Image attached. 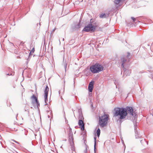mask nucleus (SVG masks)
<instances>
[{"mask_svg":"<svg viewBox=\"0 0 153 153\" xmlns=\"http://www.w3.org/2000/svg\"><path fill=\"white\" fill-rule=\"evenodd\" d=\"M49 91V88L48 86L47 85L45 88L44 91V95H48V91Z\"/></svg>","mask_w":153,"mask_h":153,"instance_id":"15","label":"nucleus"},{"mask_svg":"<svg viewBox=\"0 0 153 153\" xmlns=\"http://www.w3.org/2000/svg\"><path fill=\"white\" fill-rule=\"evenodd\" d=\"M121 60L122 62L121 66L124 68V65L126 62L127 59L125 57L122 56L121 57Z\"/></svg>","mask_w":153,"mask_h":153,"instance_id":"12","label":"nucleus"},{"mask_svg":"<svg viewBox=\"0 0 153 153\" xmlns=\"http://www.w3.org/2000/svg\"><path fill=\"white\" fill-rule=\"evenodd\" d=\"M122 0H114V2L117 4H119L120 2L122 1Z\"/></svg>","mask_w":153,"mask_h":153,"instance_id":"20","label":"nucleus"},{"mask_svg":"<svg viewBox=\"0 0 153 153\" xmlns=\"http://www.w3.org/2000/svg\"><path fill=\"white\" fill-rule=\"evenodd\" d=\"M81 25L79 22L77 24H74L72 27V29L73 31H76L80 28Z\"/></svg>","mask_w":153,"mask_h":153,"instance_id":"7","label":"nucleus"},{"mask_svg":"<svg viewBox=\"0 0 153 153\" xmlns=\"http://www.w3.org/2000/svg\"><path fill=\"white\" fill-rule=\"evenodd\" d=\"M30 98L32 100L31 102L33 105L35 106L36 105L37 108H39V107L40 106V104L37 97L35 95L33 94L31 97Z\"/></svg>","mask_w":153,"mask_h":153,"instance_id":"5","label":"nucleus"},{"mask_svg":"<svg viewBox=\"0 0 153 153\" xmlns=\"http://www.w3.org/2000/svg\"><path fill=\"white\" fill-rule=\"evenodd\" d=\"M78 125L81 127V129L82 131L84 130L85 129V126L83 121L82 119L79 120Z\"/></svg>","mask_w":153,"mask_h":153,"instance_id":"9","label":"nucleus"},{"mask_svg":"<svg viewBox=\"0 0 153 153\" xmlns=\"http://www.w3.org/2000/svg\"><path fill=\"white\" fill-rule=\"evenodd\" d=\"M24 71H23V72H22V74L23 75V73H24Z\"/></svg>","mask_w":153,"mask_h":153,"instance_id":"35","label":"nucleus"},{"mask_svg":"<svg viewBox=\"0 0 153 153\" xmlns=\"http://www.w3.org/2000/svg\"><path fill=\"white\" fill-rule=\"evenodd\" d=\"M63 64L64 65V68H65V71L66 72V68L67 64L66 63V62H64Z\"/></svg>","mask_w":153,"mask_h":153,"instance_id":"21","label":"nucleus"},{"mask_svg":"<svg viewBox=\"0 0 153 153\" xmlns=\"http://www.w3.org/2000/svg\"><path fill=\"white\" fill-rule=\"evenodd\" d=\"M94 153L96 152V139L97 137L96 136H95L94 137Z\"/></svg>","mask_w":153,"mask_h":153,"instance_id":"16","label":"nucleus"},{"mask_svg":"<svg viewBox=\"0 0 153 153\" xmlns=\"http://www.w3.org/2000/svg\"><path fill=\"white\" fill-rule=\"evenodd\" d=\"M114 116H120L119 119L122 120L125 118L126 116L128 119L130 120L133 123H136L137 119L134 116V110L131 107L127 106L126 108L116 107L114 108Z\"/></svg>","mask_w":153,"mask_h":153,"instance_id":"1","label":"nucleus"},{"mask_svg":"<svg viewBox=\"0 0 153 153\" xmlns=\"http://www.w3.org/2000/svg\"><path fill=\"white\" fill-rule=\"evenodd\" d=\"M7 75H9H9H12V74H10L8 73V74H7Z\"/></svg>","mask_w":153,"mask_h":153,"instance_id":"32","label":"nucleus"},{"mask_svg":"<svg viewBox=\"0 0 153 153\" xmlns=\"http://www.w3.org/2000/svg\"><path fill=\"white\" fill-rule=\"evenodd\" d=\"M29 107L28 105H26L25 106V107L24 108V111H25V114L26 115V116H27L29 117L30 116V113L29 111Z\"/></svg>","mask_w":153,"mask_h":153,"instance_id":"10","label":"nucleus"},{"mask_svg":"<svg viewBox=\"0 0 153 153\" xmlns=\"http://www.w3.org/2000/svg\"><path fill=\"white\" fill-rule=\"evenodd\" d=\"M24 44V42H20V45H21L23 46Z\"/></svg>","mask_w":153,"mask_h":153,"instance_id":"26","label":"nucleus"},{"mask_svg":"<svg viewBox=\"0 0 153 153\" xmlns=\"http://www.w3.org/2000/svg\"><path fill=\"white\" fill-rule=\"evenodd\" d=\"M85 153H87V152H85Z\"/></svg>","mask_w":153,"mask_h":153,"instance_id":"40","label":"nucleus"},{"mask_svg":"<svg viewBox=\"0 0 153 153\" xmlns=\"http://www.w3.org/2000/svg\"><path fill=\"white\" fill-rule=\"evenodd\" d=\"M65 122L66 123H67L68 122V120L66 119V117H65Z\"/></svg>","mask_w":153,"mask_h":153,"instance_id":"28","label":"nucleus"},{"mask_svg":"<svg viewBox=\"0 0 153 153\" xmlns=\"http://www.w3.org/2000/svg\"><path fill=\"white\" fill-rule=\"evenodd\" d=\"M140 142L143 145H145V144H148L147 141L145 140V139L140 140Z\"/></svg>","mask_w":153,"mask_h":153,"instance_id":"18","label":"nucleus"},{"mask_svg":"<svg viewBox=\"0 0 153 153\" xmlns=\"http://www.w3.org/2000/svg\"><path fill=\"white\" fill-rule=\"evenodd\" d=\"M103 69V67L99 63H96L94 65L91 66L90 70L93 74L98 73L102 71Z\"/></svg>","mask_w":153,"mask_h":153,"instance_id":"3","label":"nucleus"},{"mask_svg":"<svg viewBox=\"0 0 153 153\" xmlns=\"http://www.w3.org/2000/svg\"><path fill=\"white\" fill-rule=\"evenodd\" d=\"M18 114H17L16 115V119H17V117L18 116Z\"/></svg>","mask_w":153,"mask_h":153,"instance_id":"33","label":"nucleus"},{"mask_svg":"<svg viewBox=\"0 0 153 153\" xmlns=\"http://www.w3.org/2000/svg\"><path fill=\"white\" fill-rule=\"evenodd\" d=\"M48 95H46V94L44 95L45 102V105L48 104L47 103V101H48Z\"/></svg>","mask_w":153,"mask_h":153,"instance_id":"19","label":"nucleus"},{"mask_svg":"<svg viewBox=\"0 0 153 153\" xmlns=\"http://www.w3.org/2000/svg\"><path fill=\"white\" fill-rule=\"evenodd\" d=\"M59 94H60V91H59Z\"/></svg>","mask_w":153,"mask_h":153,"instance_id":"34","label":"nucleus"},{"mask_svg":"<svg viewBox=\"0 0 153 153\" xmlns=\"http://www.w3.org/2000/svg\"><path fill=\"white\" fill-rule=\"evenodd\" d=\"M99 127V125H98L96 129H97V132H96L97 136L98 137H99L100 136V130L99 128H97V127Z\"/></svg>","mask_w":153,"mask_h":153,"instance_id":"14","label":"nucleus"},{"mask_svg":"<svg viewBox=\"0 0 153 153\" xmlns=\"http://www.w3.org/2000/svg\"><path fill=\"white\" fill-rule=\"evenodd\" d=\"M136 123L134 124V128L136 138L138 139L141 137L142 136L143 133H141L140 132H138V131H137V125L136 126Z\"/></svg>","mask_w":153,"mask_h":153,"instance_id":"6","label":"nucleus"},{"mask_svg":"<svg viewBox=\"0 0 153 153\" xmlns=\"http://www.w3.org/2000/svg\"><path fill=\"white\" fill-rule=\"evenodd\" d=\"M56 28H54L53 29V30H52V31L51 32H52V33H53V32H54L55 31V30H56Z\"/></svg>","mask_w":153,"mask_h":153,"instance_id":"29","label":"nucleus"},{"mask_svg":"<svg viewBox=\"0 0 153 153\" xmlns=\"http://www.w3.org/2000/svg\"><path fill=\"white\" fill-rule=\"evenodd\" d=\"M32 53L31 52H30L29 54V56H28V60L29 59L30 57V56H32L33 55L32 54Z\"/></svg>","mask_w":153,"mask_h":153,"instance_id":"22","label":"nucleus"},{"mask_svg":"<svg viewBox=\"0 0 153 153\" xmlns=\"http://www.w3.org/2000/svg\"><path fill=\"white\" fill-rule=\"evenodd\" d=\"M109 118V115L107 114H104L103 116H99L98 125L100 126L101 128L106 126L107 125Z\"/></svg>","mask_w":153,"mask_h":153,"instance_id":"2","label":"nucleus"},{"mask_svg":"<svg viewBox=\"0 0 153 153\" xmlns=\"http://www.w3.org/2000/svg\"><path fill=\"white\" fill-rule=\"evenodd\" d=\"M92 19L90 20L91 23H89L88 25L85 26L82 30L83 31L86 32H94L95 29V27L91 23V21Z\"/></svg>","mask_w":153,"mask_h":153,"instance_id":"4","label":"nucleus"},{"mask_svg":"<svg viewBox=\"0 0 153 153\" xmlns=\"http://www.w3.org/2000/svg\"><path fill=\"white\" fill-rule=\"evenodd\" d=\"M64 38H63L62 39V40H63V41H64Z\"/></svg>","mask_w":153,"mask_h":153,"instance_id":"36","label":"nucleus"},{"mask_svg":"<svg viewBox=\"0 0 153 153\" xmlns=\"http://www.w3.org/2000/svg\"><path fill=\"white\" fill-rule=\"evenodd\" d=\"M94 82L92 80L89 83L88 86V90L90 92H91L93 91Z\"/></svg>","mask_w":153,"mask_h":153,"instance_id":"8","label":"nucleus"},{"mask_svg":"<svg viewBox=\"0 0 153 153\" xmlns=\"http://www.w3.org/2000/svg\"><path fill=\"white\" fill-rule=\"evenodd\" d=\"M131 73V70L128 69H126L123 73V76H124L125 75H126V76H129Z\"/></svg>","mask_w":153,"mask_h":153,"instance_id":"13","label":"nucleus"},{"mask_svg":"<svg viewBox=\"0 0 153 153\" xmlns=\"http://www.w3.org/2000/svg\"><path fill=\"white\" fill-rule=\"evenodd\" d=\"M37 25H38V24H37Z\"/></svg>","mask_w":153,"mask_h":153,"instance_id":"39","label":"nucleus"},{"mask_svg":"<svg viewBox=\"0 0 153 153\" xmlns=\"http://www.w3.org/2000/svg\"><path fill=\"white\" fill-rule=\"evenodd\" d=\"M69 140L73 142L74 138L73 136V134L72 131V129L71 128H70L69 129Z\"/></svg>","mask_w":153,"mask_h":153,"instance_id":"11","label":"nucleus"},{"mask_svg":"<svg viewBox=\"0 0 153 153\" xmlns=\"http://www.w3.org/2000/svg\"><path fill=\"white\" fill-rule=\"evenodd\" d=\"M130 55V53H129V52H128L127 53V57H128Z\"/></svg>","mask_w":153,"mask_h":153,"instance_id":"30","label":"nucleus"},{"mask_svg":"<svg viewBox=\"0 0 153 153\" xmlns=\"http://www.w3.org/2000/svg\"><path fill=\"white\" fill-rule=\"evenodd\" d=\"M35 51V49L34 48H33L31 50V51H30L32 53H33Z\"/></svg>","mask_w":153,"mask_h":153,"instance_id":"25","label":"nucleus"},{"mask_svg":"<svg viewBox=\"0 0 153 153\" xmlns=\"http://www.w3.org/2000/svg\"><path fill=\"white\" fill-rule=\"evenodd\" d=\"M131 19H132L133 21L134 22H135V21H136L135 18L133 17H131Z\"/></svg>","mask_w":153,"mask_h":153,"instance_id":"24","label":"nucleus"},{"mask_svg":"<svg viewBox=\"0 0 153 153\" xmlns=\"http://www.w3.org/2000/svg\"><path fill=\"white\" fill-rule=\"evenodd\" d=\"M48 118H49V115H48Z\"/></svg>","mask_w":153,"mask_h":153,"instance_id":"38","label":"nucleus"},{"mask_svg":"<svg viewBox=\"0 0 153 153\" xmlns=\"http://www.w3.org/2000/svg\"><path fill=\"white\" fill-rule=\"evenodd\" d=\"M151 114L152 115V116H153V113L152 114Z\"/></svg>","mask_w":153,"mask_h":153,"instance_id":"37","label":"nucleus"},{"mask_svg":"<svg viewBox=\"0 0 153 153\" xmlns=\"http://www.w3.org/2000/svg\"><path fill=\"white\" fill-rule=\"evenodd\" d=\"M114 83H115V85H116V81H115V82H114Z\"/></svg>","mask_w":153,"mask_h":153,"instance_id":"31","label":"nucleus"},{"mask_svg":"<svg viewBox=\"0 0 153 153\" xmlns=\"http://www.w3.org/2000/svg\"><path fill=\"white\" fill-rule=\"evenodd\" d=\"M12 140L13 141V142H15L16 143H17L19 144V142H18L15 140Z\"/></svg>","mask_w":153,"mask_h":153,"instance_id":"27","label":"nucleus"},{"mask_svg":"<svg viewBox=\"0 0 153 153\" xmlns=\"http://www.w3.org/2000/svg\"><path fill=\"white\" fill-rule=\"evenodd\" d=\"M108 15H106L105 13H102L100 16V17L101 18H106L108 16Z\"/></svg>","mask_w":153,"mask_h":153,"instance_id":"17","label":"nucleus"},{"mask_svg":"<svg viewBox=\"0 0 153 153\" xmlns=\"http://www.w3.org/2000/svg\"><path fill=\"white\" fill-rule=\"evenodd\" d=\"M79 117L81 119H82V118H83L82 114H80L79 115Z\"/></svg>","mask_w":153,"mask_h":153,"instance_id":"23","label":"nucleus"},{"mask_svg":"<svg viewBox=\"0 0 153 153\" xmlns=\"http://www.w3.org/2000/svg\"><path fill=\"white\" fill-rule=\"evenodd\" d=\"M91 106H93L92 105H91Z\"/></svg>","mask_w":153,"mask_h":153,"instance_id":"41","label":"nucleus"}]
</instances>
